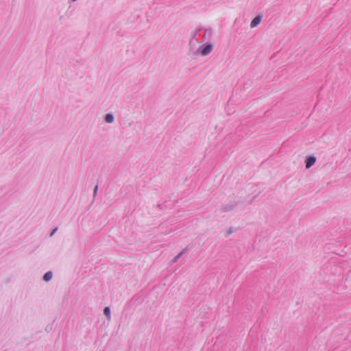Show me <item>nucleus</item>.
<instances>
[{
  "label": "nucleus",
  "instance_id": "3",
  "mask_svg": "<svg viewBox=\"0 0 351 351\" xmlns=\"http://www.w3.org/2000/svg\"><path fill=\"white\" fill-rule=\"evenodd\" d=\"M104 119L106 123H112L114 121V117L112 113H108L105 114Z\"/></svg>",
  "mask_w": 351,
  "mask_h": 351
},
{
  "label": "nucleus",
  "instance_id": "6",
  "mask_svg": "<svg viewBox=\"0 0 351 351\" xmlns=\"http://www.w3.org/2000/svg\"><path fill=\"white\" fill-rule=\"evenodd\" d=\"M104 315L107 317L108 320H110L111 319L110 309L108 306L104 308Z\"/></svg>",
  "mask_w": 351,
  "mask_h": 351
},
{
  "label": "nucleus",
  "instance_id": "5",
  "mask_svg": "<svg viewBox=\"0 0 351 351\" xmlns=\"http://www.w3.org/2000/svg\"><path fill=\"white\" fill-rule=\"evenodd\" d=\"M53 274L51 271H47L45 273L43 277V279L45 282H49L52 279Z\"/></svg>",
  "mask_w": 351,
  "mask_h": 351
},
{
  "label": "nucleus",
  "instance_id": "8",
  "mask_svg": "<svg viewBox=\"0 0 351 351\" xmlns=\"http://www.w3.org/2000/svg\"><path fill=\"white\" fill-rule=\"evenodd\" d=\"M97 189V186H96L95 189V193H96Z\"/></svg>",
  "mask_w": 351,
  "mask_h": 351
},
{
  "label": "nucleus",
  "instance_id": "1",
  "mask_svg": "<svg viewBox=\"0 0 351 351\" xmlns=\"http://www.w3.org/2000/svg\"><path fill=\"white\" fill-rule=\"evenodd\" d=\"M213 50V45L210 43H206L199 46L198 48V52L202 56H206L209 55Z\"/></svg>",
  "mask_w": 351,
  "mask_h": 351
},
{
  "label": "nucleus",
  "instance_id": "2",
  "mask_svg": "<svg viewBox=\"0 0 351 351\" xmlns=\"http://www.w3.org/2000/svg\"><path fill=\"white\" fill-rule=\"evenodd\" d=\"M316 161V158L314 156H308L305 160V167L306 169H309L312 167Z\"/></svg>",
  "mask_w": 351,
  "mask_h": 351
},
{
  "label": "nucleus",
  "instance_id": "4",
  "mask_svg": "<svg viewBox=\"0 0 351 351\" xmlns=\"http://www.w3.org/2000/svg\"><path fill=\"white\" fill-rule=\"evenodd\" d=\"M261 21V17L260 16H256L252 21H251V23H250V27L252 28H254L255 27H256L258 25L260 24Z\"/></svg>",
  "mask_w": 351,
  "mask_h": 351
},
{
  "label": "nucleus",
  "instance_id": "9",
  "mask_svg": "<svg viewBox=\"0 0 351 351\" xmlns=\"http://www.w3.org/2000/svg\"><path fill=\"white\" fill-rule=\"evenodd\" d=\"M73 2H75L77 1V0H71Z\"/></svg>",
  "mask_w": 351,
  "mask_h": 351
},
{
  "label": "nucleus",
  "instance_id": "7",
  "mask_svg": "<svg viewBox=\"0 0 351 351\" xmlns=\"http://www.w3.org/2000/svg\"><path fill=\"white\" fill-rule=\"evenodd\" d=\"M181 256V254H178L176 257V261Z\"/></svg>",
  "mask_w": 351,
  "mask_h": 351
}]
</instances>
